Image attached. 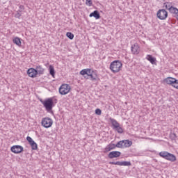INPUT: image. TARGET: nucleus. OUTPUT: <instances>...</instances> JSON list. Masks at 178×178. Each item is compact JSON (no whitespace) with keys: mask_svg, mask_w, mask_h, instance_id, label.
<instances>
[{"mask_svg":"<svg viewBox=\"0 0 178 178\" xmlns=\"http://www.w3.org/2000/svg\"><path fill=\"white\" fill-rule=\"evenodd\" d=\"M23 150L24 148L21 145H14L10 148L11 152H13L14 154H20L21 152H23Z\"/></svg>","mask_w":178,"mask_h":178,"instance_id":"9","label":"nucleus"},{"mask_svg":"<svg viewBox=\"0 0 178 178\" xmlns=\"http://www.w3.org/2000/svg\"><path fill=\"white\" fill-rule=\"evenodd\" d=\"M131 49L134 55H138V54H140V46H138V44L137 43L133 44L131 47Z\"/></svg>","mask_w":178,"mask_h":178,"instance_id":"11","label":"nucleus"},{"mask_svg":"<svg viewBox=\"0 0 178 178\" xmlns=\"http://www.w3.org/2000/svg\"><path fill=\"white\" fill-rule=\"evenodd\" d=\"M156 17L160 20H166L168 18V11L165 9H160L157 11Z\"/></svg>","mask_w":178,"mask_h":178,"instance_id":"7","label":"nucleus"},{"mask_svg":"<svg viewBox=\"0 0 178 178\" xmlns=\"http://www.w3.org/2000/svg\"><path fill=\"white\" fill-rule=\"evenodd\" d=\"M42 126L45 129H49L54 124V121L50 118H44L42 119Z\"/></svg>","mask_w":178,"mask_h":178,"instance_id":"6","label":"nucleus"},{"mask_svg":"<svg viewBox=\"0 0 178 178\" xmlns=\"http://www.w3.org/2000/svg\"><path fill=\"white\" fill-rule=\"evenodd\" d=\"M26 140L28 141V143L29 144L32 143L34 140H33V138H31V137L30 136H27L26 137Z\"/></svg>","mask_w":178,"mask_h":178,"instance_id":"31","label":"nucleus"},{"mask_svg":"<svg viewBox=\"0 0 178 178\" xmlns=\"http://www.w3.org/2000/svg\"><path fill=\"white\" fill-rule=\"evenodd\" d=\"M108 146L110 148H111V149H115V148H116V145H115L114 143H110Z\"/></svg>","mask_w":178,"mask_h":178,"instance_id":"32","label":"nucleus"},{"mask_svg":"<svg viewBox=\"0 0 178 178\" xmlns=\"http://www.w3.org/2000/svg\"><path fill=\"white\" fill-rule=\"evenodd\" d=\"M27 74L29 77L34 79V77H37V74H38V71L34 68H29L27 70Z\"/></svg>","mask_w":178,"mask_h":178,"instance_id":"10","label":"nucleus"},{"mask_svg":"<svg viewBox=\"0 0 178 178\" xmlns=\"http://www.w3.org/2000/svg\"><path fill=\"white\" fill-rule=\"evenodd\" d=\"M95 113L96 115H101V114L102 113V111H101V109L99 108H97L95 111Z\"/></svg>","mask_w":178,"mask_h":178,"instance_id":"29","label":"nucleus"},{"mask_svg":"<svg viewBox=\"0 0 178 178\" xmlns=\"http://www.w3.org/2000/svg\"><path fill=\"white\" fill-rule=\"evenodd\" d=\"M33 151H35L37 149H38V146L37 145V144L34 142V140L31 143H29Z\"/></svg>","mask_w":178,"mask_h":178,"instance_id":"24","label":"nucleus"},{"mask_svg":"<svg viewBox=\"0 0 178 178\" xmlns=\"http://www.w3.org/2000/svg\"><path fill=\"white\" fill-rule=\"evenodd\" d=\"M124 141L123 140H120L119 142L117 143V144L115 145V147L116 148H124Z\"/></svg>","mask_w":178,"mask_h":178,"instance_id":"23","label":"nucleus"},{"mask_svg":"<svg viewBox=\"0 0 178 178\" xmlns=\"http://www.w3.org/2000/svg\"><path fill=\"white\" fill-rule=\"evenodd\" d=\"M109 120L113 126V129H114L115 127H117L118 126H120V124L116 120L112 118H110Z\"/></svg>","mask_w":178,"mask_h":178,"instance_id":"17","label":"nucleus"},{"mask_svg":"<svg viewBox=\"0 0 178 178\" xmlns=\"http://www.w3.org/2000/svg\"><path fill=\"white\" fill-rule=\"evenodd\" d=\"M123 64L120 60H114L110 64V70L113 73H119L120 69H122Z\"/></svg>","mask_w":178,"mask_h":178,"instance_id":"2","label":"nucleus"},{"mask_svg":"<svg viewBox=\"0 0 178 178\" xmlns=\"http://www.w3.org/2000/svg\"><path fill=\"white\" fill-rule=\"evenodd\" d=\"M70 86L69 84H63L60 88H59V94L60 95H66V94H69L70 92Z\"/></svg>","mask_w":178,"mask_h":178,"instance_id":"5","label":"nucleus"},{"mask_svg":"<svg viewBox=\"0 0 178 178\" xmlns=\"http://www.w3.org/2000/svg\"><path fill=\"white\" fill-rule=\"evenodd\" d=\"M122 155V153L119 151H113L111 152L108 154V156L110 159H113V158H119Z\"/></svg>","mask_w":178,"mask_h":178,"instance_id":"12","label":"nucleus"},{"mask_svg":"<svg viewBox=\"0 0 178 178\" xmlns=\"http://www.w3.org/2000/svg\"><path fill=\"white\" fill-rule=\"evenodd\" d=\"M40 102H41V104H42V105H44V103L45 102V100H42V99H40Z\"/></svg>","mask_w":178,"mask_h":178,"instance_id":"35","label":"nucleus"},{"mask_svg":"<svg viewBox=\"0 0 178 178\" xmlns=\"http://www.w3.org/2000/svg\"><path fill=\"white\" fill-rule=\"evenodd\" d=\"M146 59L152 63V65H155L156 63V58L152 56V55L148 54L146 57Z\"/></svg>","mask_w":178,"mask_h":178,"instance_id":"16","label":"nucleus"},{"mask_svg":"<svg viewBox=\"0 0 178 178\" xmlns=\"http://www.w3.org/2000/svg\"><path fill=\"white\" fill-rule=\"evenodd\" d=\"M66 36L70 39V40H73L74 38V35L72 32H67L66 33Z\"/></svg>","mask_w":178,"mask_h":178,"instance_id":"25","label":"nucleus"},{"mask_svg":"<svg viewBox=\"0 0 178 178\" xmlns=\"http://www.w3.org/2000/svg\"><path fill=\"white\" fill-rule=\"evenodd\" d=\"M175 81H176V79L173 77H168L163 80V83H165L169 86H172V87H173V84H175Z\"/></svg>","mask_w":178,"mask_h":178,"instance_id":"13","label":"nucleus"},{"mask_svg":"<svg viewBox=\"0 0 178 178\" xmlns=\"http://www.w3.org/2000/svg\"><path fill=\"white\" fill-rule=\"evenodd\" d=\"M170 140H172L173 141V140H176V138H177V136H176V134L171 132L170 134Z\"/></svg>","mask_w":178,"mask_h":178,"instance_id":"26","label":"nucleus"},{"mask_svg":"<svg viewBox=\"0 0 178 178\" xmlns=\"http://www.w3.org/2000/svg\"><path fill=\"white\" fill-rule=\"evenodd\" d=\"M175 83L172 84V87L174 88H177L178 90V80L175 79V81H174Z\"/></svg>","mask_w":178,"mask_h":178,"instance_id":"27","label":"nucleus"},{"mask_svg":"<svg viewBox=\"0 0 178 178\" xmlns=\"http://www.w3.org/2000/svg\"><path fill=\"white\" fill-rule=\"evenodd\" d=\"M89 16L90 17H95V19H96L97 20H98V19H101V15L99 14V12H98V10L93 11L90 14Z\"/></svg>","mask_w":178,"mask_h":178,"instance_id":"15","label":"nucleus"},{"mask_svg":"<svg viewBox=\"0 0 178 178\" xmlns=\"http://www.w3.org/2000/svg\"><path fill=\"white\" fill-rule=\"evenodd\" d=\"M49 74L52 76V77H55V68L53 65H49Z\"/></svg>","mask_w":178,"mask_h":178,"instance_id":"21","label":"nucleus"},{"mask_svg":"<svg viewBox=\"0 0 178 178\" xmlns=\"http://www.w3.org/2000/svg\"><path fill=\"white\" fill-rule=\"evenodd\" d=\"M24 9V6L20 5V6H19V10H18V12H23Z\"/></svg>","mask_w":178,"mask_h":178,"instance_id":"33","label":"nucleus"},{"mask_svg":"<svg viewBox=\"0 0 178 178\" xmlns=\"http://www.w3.org/2000/svg\"><path fill=\"white\" fill-rule=\"evenodd\" d=\"M113 130H115V131L118 132L119 134H122L123 133V128H122L120 127V125H118L117 127H115V128H113Z\"/></svg>","mask_w":178,"mask_h":178,"instance_id":"22","label":"nucleus"},{"mask_svg":"<svg viewBox=\"0 0 178 178\" xmlns=\"http://www.w3.org/2000/svg\"><path fill=\"white\" fill-rule=\"evenodd\" d=\"M43 106L44 108H45L47 112H51V111H52V108L55 106L54 99L52 97H50L44 99V102L43 103Z\"/></svg>","mask_w":178,"mask_h":178,"instance_id":"4","label":"nucleus"},{"mask_svg":"<svg viewBox=\"0 0 178 178\" xmlns=\"http://www.w3.org/2000/svg\"><path fill=\"white\" fill-rule=\"evenodd\" d=\"M109 151H112V149L108 146V145L105 147V152H109Z\"/></svg>","mask_w":178,"mask_h":178,"instance_id":"34","label":"nucleus"},{"mask_svg":"<svg viewBox=\"0 0 178 178\" xmlns=\"http://www.w3.org/2000/svg\"><path fill=\"white\" fill-rule=\"evenodd\" d=\"M35 70H37L38 74H44V68H42V66L41 65L36 66Z\"/></svg>","mask_w":178,"mask_h":178,"instance_id":"20","label":"nucleus"},{"mask_svg":"<svg viewBox=\"0 0 178 178\" xmlns=\"http://www.w3.org/2000/svg\"><path fill=\"white\" fill-rule=\"evenodd\" d=\"M110 165H118V166H131V162L130 161H110Z\"/></svg>","mask_w":178,"mask_h":178,"instance_id":"8","label":"nucleus"},{"mask_svg":"<svg viewBox=\"0 0 178 178\" xmlns=\"http://www.w3.org/2000/svg\"><path fill=\"white\" fill-rule=\"evenodd\" d=\"M163 8H165L167 10H169L170 13H171L173 10L175 9V7L172 6V3L170 2H165L163 3Z\"/></svg>","mask_w":178,"mask_h":178,"instance_id":"14","label":"nucleus"},{"mask_svg":"<svg viewBox=\"0 0 178 178\" xmlns=\"http://www.w3.org/2000/svg\"><path fill=\"white\" fill-rule=\"evenodd\" d=\"M86 5L88 6H92V0H86Z\"/></svg>","mask_w":178,"mask_h":178,"instance_id":"28","label":"nucleus"},{"mask_svg":"<svg viewBox=\"0 0 178 178\" xmlns=\"http://www.w3.org/2000/svg\"><path fill=\"white\" fill-rule=\"evenodd\" d=\"M159 156L167 161H170V162H176L177 158L175 154L172 153H169L168 152H161L159 153Z\"/></svg>","mask_w":178,"mask_h":178,"instance_id":"3","label":"nucleus"},{"mask_svg":"<svg viewBox=\"0 0 178 178\" xmlns=\"http://www.w3.org/2000/svg\"><path fill=\"white\" fill-rule=\"evenodd\" d=\"M22 12L17 11V13L15 15V17H17V19H20V16H22Z\"/></svg>","mask_w":178,"mask_h":178,"instance_id":"30","label":"nucleus"},{"mask_svg":"<svg viewBox=\"0 0 178 178\" xmlns=\"http://www.w3.org/2000/svg\"><path fill=\"white\" fill-rule=\"evenodd\" d=\"M80 74H81V76H85L84 79H88V77H90V80L92 81H97V80H99V78L98 77V72L90 68L82 70L80 72ZM86 74L87 76H86Z\"/></svg>","mask_w":178,"mask_h":178,"instance_id":"1","label":"nucleus"},{"mask_svg":"<svg viewBox=\"0 0 178 178\" xmlns=\"http://www.w3.org/2000/svg\"><path fill=\"white\" fill-rule=\"evenodd\" d=\"M13 42L17 45L18 47H22V41L20 40V38L18 37H16L13 40Z\"/></svg>","mask_w":178,"mask_h":178,"instance_id":"19","label":"nucleus"},{"mask_svg":"<svg viewBox=\"0 0 178 178\" xmlns=\"http://www.w3.org/2000/svg\"><path fill=\"white\" fill-rule=\"evenodd\" d=\"M124 141V148H129L133 145V142L129 140H123Z\"/></svg>","mask_w":178,"mask_h":178,"instance_id":"18","label":"nucleus"}]
</instances>
